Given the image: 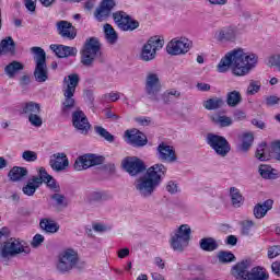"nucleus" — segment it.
<instances>
[{"mask_svg":"<svg viewBox=\"0 0 280 280\" xmlns=\"http://www.w3.org/2000/svg\"><path fill=\"white\" fill-rule=\"evenodd\" d=\"M191 48V40L182 37L179 39L171 40L166 46V51L171 56H180V54H187Z\"/></svg>","mask_w":280,"mask_h":280,"instance_id":"obj_15","label":"nucleus"},{"mask_svg":"<svg viewBox=\"0 0 280 280\" xmlns=\"http://www.w3.org/2000/svg\"><path fill=\"white\" fill-rule=\"evenodd\" d=\"M218 259L220 264H231L235 261L237 258L235 257V254L232 252L221 250L218 254Z\"/></svg>","mask_w":280,"mask_h":280,"instance_id":"obj_42","label":"nucleus"},{"mask_svg":"<svg viewBox=\"0 0 280 280\" xmlns=\"http://www.w3.org/2000/svg\"><path fill=\"white\" fill-rule=\"evenodd\" d=\"M271 272H273L276 277H280V261H275L271 264Z\"/></svg>","mask_w":280,"mask_h":280,"instance_id":"obj_62","label":"nucleus"},{"mask_svg":"<svg viewBox=\"0 0 280 280\" xmlns=\"http://www.w3.org/2000/svg\"><path fill=\"white\" fill-rule=\"evenodd\" d=\"M163 45H165V40L161 39V37H150L140 49L139 60L142 62H152V60H156V51L163 49Z\"/></svg>","mask_w":280,"mask_h":280,"instance_id":"obj_9","label":"nucleus"},{"mask_svg":"<svg viewBox=\"0 0 280 280\" xmlns=\"http://www.w3.org/2000/svg\"><path fill=\"white\" fill-rule=\"evenodd\" d=\"M50 198H51V200L55 201L57 207H61L62 209L68 207L67 197H65V195L55 192L54 195H51Z\"/></svg>","mask_w":280,"mask_h":280,"instance_id":"obj_45","label":"nucleus"},{"mask_svg":"<svg viewBox=\"0 0 280 280\" xmlns=\"http://www.w3.org/2000/svg\"><path fill=\"white\" fill-rule=\"evenodd\" d=\"M114 23L121 32H135L139 27V21L133 20L125 11H116L113 13Z\"/></svg>","mask_w":280,"mask_h":280,"instance_id":"obj_11","label":"nucleus"},{"mask_svg":"<svg viewBox=\"0 0 280 280\" xmlns=\"http://www.w3.org/2000/svg\"><path fill=\"white\" fill-rule=\"evenodd\" d=\"M165 174H167V167L165 165L154 164L148 168L144 175L135 180V190L141 198H151V196H154V191L161 186V183H163Z\"/></svg>","mask_w":280,"mask_h":280,"instance_id":"obj_2","label":"nucleus"},{"mask_svg":"<svg viewBox=\"0 0 280 280\" xmlns=\"http://www.w3.org/2000/svg\"><path fill=\"white\" fill-rule=\"evenodd\" d=\"M32 82V79L28 74H24L20 78V86H27Z\"/></svg>","mask_w":280,"mask_h":280,"instance_id":"obj_64","label":"nucleus"},{"mask_svg":"<svg viewBox=\"0 0 280 280\" xmlns=\"http://www.w3.org/2000/svg\"><path fill=\"white\" fill-rule=\"evenodd\" d=\"M199 246L206 253H213V250H218L220 245L213 237H203L199 241Z\"/></svg>","mask_w":280,"mask_h":280,"instance_id":"obj_33","label":"nucleus"},{"mask_svg":"<svg viewBox=\"0 0 280 280\" xmlns=\"http://www.w3.org/2000/svg\"><path fill=\"white\" fill-rule=\"evenodd\" d=\"M28 174L30 171H27V167L13 166L9 171L8 176L12 183H21L22 180H25V178H27Z\"/></svg>","mask_w":280,"mask_h":280,"instance_id":"obj_26","label":"nucleus"},{"mask_svg":"<svg viewBox=\"0 0 280 280\" xmlns=\"http://www.w3.org/2000/svg\"><path fill=\"white\" fill-rule=\"evenodd\" d=\"M213 121H215V124H219L221 128H228V126H231L233 124L231 117L228 116H217L215 118H213Z\"/></svg>","mask_w":280,"mask_h":280,"instance_id":"obj_48","label":"nucleus"},{"mask_svg":"<svg viewBox=\"0 0 280 280\" xmlns=\"http://www.w3.org/2000/svg\"><path fill=\"white\" fill-rule=\"evenodd\" d=\"M22 159L25 163H36V161H38V153H36V151L26 150L22 153Z\"/></svg>","mask_w":280,"mask_h":280,"instance_id":"obj_44","label":"nucleus"},{"mask_svg":"<svg viewBox=\"0 0 280 280\" xmlns=\"http://www.w3.org/2000/svg\"><path fill=\"white\" fill-rule=\"evenodd\" d=\"M214 36L219 43H235L237 31L233 26H224Z\"/></svg>","mask_w":280,"mask_h":280,"instance_id":"obj_22","label":"nucleus"},{"mask_svg":"<svg viewBox=\"0 0 280 280\" xmlns=\"http://www.w3.org/2000/svg\"><path fill=\"white\" fill-rule=\"evenodd\" d=\"M191 242V228L188 224L180 225L170 240L171 248L176 253H183Z\"/></svg>","mask_w":280,"mask_h":280,"instance_id":"obj_8","label":"nucleus"},{"mask_svg":"<svg viewBox=\"0 0 280 280\" xmlns=\"http://www.w3.org/2000/svg\"><path fill=\"white\" fill-rule=\"evenodd\" d=\"M31 52L34 54L35 69L33 75L35 82L43 84L49 80V68H47V52L45 49L38 46L31 48Z\"/></svg>","mask_w":280,"mask_h":280,"instance_id":"obj_6","label":"nucleus"},{"mask_svg":"<svg viewBox=\"0 0 280 280\" xmlns=\"http://www.w3.org/2000/svg\"><path fill=\"white\" fill-rule=\"evenodd\" d=\"M103 32H104V36H105V39L108 43V45L117 44V40H119V35L117 34V31H115L113 25H110L109 23H106L103 26Z\"/></svg>","mask_w":280,"mask_h":280,"instance_id":"obj_31","label":"nucleus"},{"mask_svg":"<svg viewBox=\"0 0 280 280\" xmlns=\"http://www.w3.org/2000/svg\"><path fill=\"white\" fill-rule=\"evenodd\" d=\"M156 156L162 163H174L176 162V151L174 147L168 145L165 142H161L156 148Z\"/></svg>","mask_w":280,"mask_h":280,"instance_id":"obj_18","label":"nucleus"},{"mask_svg":"<svg viewBox=\"0 0 280 280\" xmlns=\"http://www.w3.org/2000/svg\"><path fill=\"white\" fill-rule=\"evenodd\" d=\"M178 97H180V92L175 89L166 90L162 94V100L164 104H172V102H174L175 100H178Z\"/></svg>","mask_w":280,"mask_h":280,"instance_id":"obj_40","label":"nucleus"},{"mask_svg":"<svg viewBox=\"0 0 280 280\" xmlns=\"http://www.w3.org/2000/svg\"><path fill=\"white\" fill-rule=\"evenodd\" d=\"M233 117L235 121H244V119H246V113L244 110L236 109Z\"/></svg>","mask_w":280,"mask_h":280,"instance_id":"obj_59","label":"nucleus"},{"mask_svg":"<svg viewBox=\"0 0 280 280\" xmlns=\"http://www.w3.org/2000/svg\"><path fill=\"white\" fill-rule=\"evenodd\" d=\"M269 65L271 67H277V69L280 71V55H275L270 57Z\"/></svg>","mask_w":280,"mask_h":280,"instance_id":"obj_58","label":"nucleus"},{"mask_svg":"<svg viewBox=\"0 0 280 280\" xmlns=\"http://www.w3.org/2000/svg\"><path fill=\"white\" fill-rule=\"evenodd\" d=\"M37 178L39 180V186L43 184L50 189V191H55V194H60V184L51 176L49 173H47V170L45 167H39L37 170Z\"/></svg>","mask_w":280,"mask_h":280,"instance_id":"obj_16","label":"nucleus"},{"mask_svg":"<svg viewBox=\"0 0 280 280\" xmlns=\"http://www.w3.org/2000/svg\"><path fill=\"white\" fill-rule=\"evenodd\" d=\"M57 32L61 38H67V40H74L75 36H78L75 26H73L71 22L65 20L57 22Z\"/></svg>","mask_w":280,"mask_h":280,"instance_id":"obj_20","label":"nucleus"},{"mask_svg":"<svg viewBox=\"0 0 280 280\" xmlns=\"http://www.w3.org/2000/svg\"><path fill=\"white\" fill-rule=\"evenodd\" d=\"M166 191H168V194H178V191H180V189H178V184L174 180H170L166 184Z\"/></svg>","mask_w":280,"mask_h":280,"instance_id":"obj_54","label":"nucleus"},{"mask_svg":"<svg viewBox=\"0 0 280 280\" xmlns=\"http://www.w3.org/2000/svg\"><path fill=\"white\" fill-rule=\"evenodd\" d=\"M253 226H255V222L253 220H244L241 222V233L242 235H250V231H253Z\"/></svg>","mask_w":280,"mask_h":280,"instance_id":"obj_46","label":"nucleus"},{"mask_svg":"<svg viewBox=\"0 0 280 280\" xmlns=\"http://www.w3.org/2000/svg\"><path fill=\"white\" fill-rule=\"evenodd\" d=\"M225 244H228V246H237V236L229 235L225 240Z\"/></svg>","mask_w":280,"mask_h":280,"instance_id":"obj_61","label":"nucleus"},{"mask_svg":"<svg viewBox=\"0 0 280 280\" xmlns=\"http://www.w3.org/2000/svg\"><path fill=\"white\" fill-rule=\"evenodd\" d=\"M271 150L276 161L280 162V140L271 143Z\"/></svg>","mask_w":280,"mask_h":280,"instance_id":"obj_55","label":"nucleus"},{"mask_svg":"<svg viewBox=\"0 0 280 280\" xmlns=\"http://www.w3.org/2000/svg\"><path fill=\"white\" fill-rule=\"evenodd\" d=\"M50 49L57 58H71L78 56L77 47L52 44L50 45Z\"/></svg>","mask_w":280,"mask_h":280,"instance_id":"obj_24","label":"nucleus"},{"mask_svg":"<svg viewBox=\"0 0 280 280\" xmlns=\"http://www.w3.org/2000/svg\"><path fill=\"white\" fill-rule=\"evenodd\" d=\"M125 137H127V141L132 148H143L148 145V137L139 130H127Z\"/></svg>","mask_w":280,"mask_h":280,"instance_id":"obj_21","label":"nucleus"},{"mask_svg":"<svg viewBox=\"0 0 280 280\" xmlns=\"http://www.w3.org/2000/svg\"><path fill=\"white\" fill-rule=\"evenodd\" d=\"M43 242H45V236H43L42 234H36L33 237L31 246H33V248H38V246H40V244H43Z\"/></svg>","mask_w":280,"mask_h":280,"instance_id":"obj_56","label":"nucleus"},{"mask_svg":"<svg viewBox=\"0 0 280 280\" xmlns=\"http://www.w3.org/2000/svg\"><path fill=\"white\" fill-rule=\"evenodd\" d=\"M258 172L261 178H265L266 180H277V178H280V172L268 164H260Z\"/></svg>","mask_w":280,"mask_h":280,"instance_id":"obj_27","label":"nucleus"},{"mask_svg":"<svg viewBox=\"0 0 280 280\" xmlns=\"http://www.w3.org/2000/svg\"><path fill=\"white\" fill-rule=\"evenodd\" d=\"M115 0H103L98 8L94 12V16L98 23L106 21L110 13L113 12V8H115Z\"/></svg>","mask_w":280,"mask_h":280,"instance_id":"obj_19","label":"nucleus"},{"mask_svg":"<svg viewBox=\"0 0 280 280\" xmlns=\"http://www.w3.org/2000/svg\"><path fill=\"white\" fill-rule=\"evenodd\" d=\"M206 143L211 148V150H214L217 156H221V159L229 156V152H231V143H229V140L222 136L208 133L206 137Z\"/></svg>","mask_w":280,"mask_h":280,"instance_id":"obj_10","label":"nucleus"},{"mask_svg":"<svg viewBox=\"0 0 280 280\" xmlns=\"http://www.w3.org/2000/svg\"><path fill=\"white\" fill-rule=\"evenodd\" d=\"M80 54L81 65L86 67V69L93 68L95 60H97V58H102V43L100 42V38L89 37L85 39Z\"/></svg>","mask_w":280,"mask_h":280,"instance_id":"obj_4","label":"nucleus"},{"mask_svg":"<svg viewBox=\"0 0 280 280\" xmlns=\"http://www.w3.org/2000/svg\"><path fill=\"white\" fill-rule=\"evenodd\" d=\"M39 226L45 233H58L60 231V225L56 223V221L50 219H42L39 222Z\"/></svg>","mask_w":280,"mask_h":280,"instance_id":"obj_35","label":"nucleus"},{"mask_svg":"<svg viewBox=\"0 0 280 280\" xmlns=\"http://www.w3.org/2000/svg\"><path fill=\"white\" fill-rule=\"evenodd\" d=\"M113 200V195L106 191H93L90 195V202H106Z\"/></svg>","mask_w":280,"mask_h":280,"instance_id":"obj_39","label":"nucleus"},{"mask_svg":"<svg viewBox=\"0 0 280 280\" xmlns=\"http://www.w3.org/2000/svg\"><path fill=\"white\" fill-rule=\"evenodd\" d=\"M78 84H80V74L78 73H72L69 74L68 77L63 78V97L65 101L62 103V112L63 113H69L73 106H75V89H78Z\"/></svg>","mask_w":280,"mask_h":280,"instance_id":"obj_7","label":"nucleus"},{"mask_svg":"<svg viewBox=\"0 0 280 280\" xmlns=\"http://www.w3.org/2000/svg\"><path fill=\"white\" fill-rule=\"evenodd\" d=\"M261 90V83L259 81H250L247 88V95H255Z\"/></svg>","mask_w":280,"mask_h":280,"instance_id":"obj_49","label":"nucleus"},{"mask_svg":"<svg viewBox=\"0 0 280 280\" xmlns=\"http://www.w3.org/2000/svg\"><path fill=\"white\" fill-rule=\"evenodd\" d=\"M252 125L259 128V130H264V128H266V122L257 118L252 119Z\"/></svg>","mask_w":280,"mask_h":280,"instance_id":"obj_60","label":"nucleus"},{"mask_svg":"<svg viewBox=\"0 0 280 280\" xmlns=\"http://www.w3.org/2000/svg\"><path fill=\"white\" fill-rule=\"evenodd\" d=\"M120 97L119 92H110L103 95L104 102H117Z\"/></svg>","mask_w":280,"mask_h":280,"instance_id":"obj_52","label":"nucleus"},{"mask_svg":"<svg viewBox=\"0 0 280 280\" xmlns=\"http://www.w3.org/2000/svg\"><path fill=\"white\" fill-rule=\"evenodd\" d=\"M49 165L54 172H65L69 167V159L65 153H55L49 160Z\"/></svg>","mask_w":280,"mask_h":280,"instance_id":"obj_23","label":"nucleus"},{"mask_svg":"<svg viewBox=\"0 0 280 280\" xmlns=\"http://www.w3.org/2000/svg\"><path fill=\"white\" fill-rule=\"evenodd\" d=\"M38 113H40V105L38 103L27 102L22 104V115H28V117H31V115Z\"/></svg>","mask_w":280,"mask_h":280,"instance_id":"obj_37","label":"nucleus"},{"mask_svg":"<svg viewBox=\"0 0 280 280\" xmlns=\"http://www.w3.org/2000/svg\"><path fill=\"white\" fill-rule=\"evenodd\" d=\"M104 163L103 156H97L96 154L89 153L79 156L74 162L75 172H82L83 170H89V167H94V165H102Z\"/></svg>","mask_w":280,"mask_h":280,"instance_id":"obj_14","label":"nucleus"},{"mask_svg":"<svg viewBox=\"0 0 280 280\" xmlns=\"http://www.w3.org/2000/svg\"><path fill=\"white\" fill-rule=\"evenodd\" d=\"M266 142H262L258 145L255 156L258 161H268V155H266Z\"/></svg>","mask_w":280,"mask_h":280,"instance_id":"obj_47","label":"nucleus"},{"mask_svg":"<svg viewBox=\"0 0 280 280\" xmlns=\"http://www.w3.org/2000/svg\"><path fill=\"white\" fill-rule=\"evenodd\" d=\"M253 141H255L253 133H244L242 137V143L238 147L241 152H248L253 145Z\"/></svg>","mask_w":280,"mask_h":280,"instance_id":"obj_41","label":"nucleus"},{"mask_svg":"<svg viewBox=\"0 0 280 280\" xmlns=\"http://www.w3.org/2000/svg\"><path fill=\"white\" fill-rule=\"evenodd\" d=\"M144 91L151 102H160L161 79H159V74L152 72L147 74Z\"/></svg>","mask_w":280,"mask_h":280,"instance_id":"obj_12","label":"nucleus"},{"mask_svg":"<svg viewBox=\"0 0 280 280\" xmlns=\"http://www.w3.org/2000/svg\"><path fill=\"white\" fill-rule=\"evenodd\" d=\"M258 57L255 54H249L244 51L242 48H236L221 58L217 66V71L219 73H226L229 69L236 78H244L248 75L250 70L255 69L257 65Z\"/></svg>","mask_w":280,"mask_h":280,"instance_id":"obj_1","label":"nucleus"},{"mask_svg":"<svg viewBox=\"0 0 280 280\" xmlns=\"http://www.w3.org/2000/svg\"><path fill=\"white\" fill-rule=\"evenodd\" d=\"M226 104L230 108H235V106H240L242 104V94L240 91H232L226 94Z\"/></svg>","mask_w":280,"mask_h":280,"instance_id":"obj_38","label":"nucleus"},{"mask_svg":"<svg viewBox=\"0 0 280 280\" xmlns=\"http://www.w3.org/2000/svg\"><path fill=\"white\" fill-rule=\"evenodd\" d=\"M30 247L25 246V242L16 238H9L3 242L0 247V259L1 262L8 266V261L12 259V257H16V255H21L24 253L25 255H30Z\"/></svg>","mask_w":280,"mask_h":280,"instance_id":"obj_5","label":"nucleus"},{"mask_svg":"<svg viewBox=\"0 0 280 280\" xmlns=\"http://www.w3.org/2000/svg\"><path fill=\"white\" fill-rule=\"evenodd\" d=\"M82 270L84 268V262L80 265V255L78 250L73 248L63 249L58 254L57 260L55 262V270L58 275H71V271Z\"/></svg>","mask_w":280,"mask_h":280,"instance_id":"obj_3","label":"nucleus"},{"mask_svg":"<svg viewBox=\"0 0 280 280\" xmlns=\"http://www.w3.org/2000/svg\"><path fill=\"white\" fill-rule=\"evenodd\" d=\"M94 132H96V135L102 137V139H105V141H108L109 143H113V141H115V136H113L110 132H108V130H106L102 126H95Z\"/></svg>","mask_w":280,"mask_h":280,"instance_id":"obj_43","label":"nucleus"},{"mask_svg":"<svg viewBox=\"0 0 280 280\" xmlns=\"http://www.w3.org/2000/svg\"><path fill=\"white\" fill-rule=\"evenodd\" d=\"M230 198L234 209H240V207L244 205V196H242L240 189L235 187L230 188Z\"/></svg>","mask_w":280,"mask_h":280,"instance_id":"obj_36","label":"nucleus"},{"mask_svg":"<svg viewBox=\"0 0 280 280\" xmlns=\"http://www.w3.org/2000/svg\"><path fill=\"white\" fill-rule=\"evenodd\" d=\"M275 201L272 199H267L262 203H257L254 207L253 213L254 218L257 220H261V218H266V214L272 209Z\"/></svg>","mask_w":280,"mask_h":280,"instance_id":"obj_25","label":"nucleus"},{"mask_svg":"<svg viewBox=\"0 0 280 280\" xmlns=\"http://www.w3.org/2000/svg\"><path fill=\"white\" fill-rule=\"evenodd\" d=\"M39 188L40 182L38 179V176H33L27 180L26 185L22 187V191L24 196H34V194H36V190H38Z\"/></svg>","mask_w":280,"mask_h":280,"instance_id":"obj_29","label":"nucleus"},{"mask_svg":"<svg viewBox=\"0 0 280 280\" xmlns=\"http://www.w3.org/2000/svg\"><path fill=\"white\" fill-rule=\"evenodd\" d=\"M280 255V246L273 245L268 248L267 256L269 259H275V257H279Z\"/></svg>","mask_w":280,"mask_h":280,"instance_id":"obj_51","label":"nucleus"},{"mask_svg":"<svg viewBox=\"0 0 280 280\" xmlns=\"http://www.w3.org/2000/svg\"><path fill=\"white\" fill-rule=\"evenodd\" d=\"M36 1L37 0H24V5L28 12H36Z\"/></svg>","mask_w":280,"mask_h":280,"instance_id":"obj_57","label":"nucleus"},{"mask_svg":"<svg viewBox=\"0 0 280 280\" xmlns=\"http://www.w3.org/2000/svg\"><path fill=\"white\" fill-rule=\"evenodd\" d=\"M122 170L129 174V176H139L145 172V163L143 160L137 156H127L122 160Z\"/></svg>","mask_w":280,"mask_h":280,"instance_id":"obj_13","label":"nucleus"},{"mask_svg":"<svg viewBox=\"0 0 280 280\" xmlns=\"http://www.w3.org/2000/svg\"><path fill=\"white\" fill-rule=\"evenodd\" d=\"M197 89L202 93H207L208 91H211V85L209 83H197Z\"/></svg>","mask_w":280,"mask_h":280,"instance_id":"obj_63","label":"nucleus"},{"mask_svg":"<svg viewBox=\"0 0 280 280\" xmlns=\"http://www.w3.org/2000/svg\"><path fill=\"white\" fill-rule=\"evenodd\" d=\"M3 54L16 56V43L10 36L0 42V56Z\"/></svg>","mask_w":280,"mask_h":280,"instance_id":"obj_28","label":"nucleus"},{"mask_svg":"<svg viewBox=\"0 0 280 280\" xmlns=\"http://www.w3.org/2000/svg\"><path fill=\"white\" fill-rule=\"evenodd\" d=\"M224 98L219 96H213L203 102V108H206V110H220V108H224Z\"/></svg>","mask_w":280,"mask_h":280,"instance_id":"obj_30","label":"nucleus"},{"mask_svg":"<svg viewBox=\"0 0 280 280\" xmlns=\"http://www.w3.org/2000/svg\"><path fill=\"white\" fill-rule=\"evenodd\" d=\"M28 121L31 126H34L35 128H40V126H43V118L38 116V114L28 116Z\"/></svg>","mask_w":280,"mask_h":280,"instance_id":"obj_50","label":"nucleus"},{"mask_svg":"<svg viewBox=\"0 0 280 280\" xmlns=\"http://www.w3.org/2000/svg\"><path fill=\"white\" fill-rule=\"evenodd\" d=\"M265 104L266 106H277V104H280V97L277 95L266 96Z\"/></svg>","mask_w":280,"mask_h":280,"instance_id":"obj_53","label":"nucleus"},{"mask_svg":"<svg viewBox=\"0 0 280 280\" xmlns=\"http://www.w3.org/2000/svg\"><path fill=\"white\" fill-rule=\"evenodd\" d=\"M268 279H270V275L267 273L264 267H254L249 271V276L247 277V280H268Z\"/></svg>","mask_w":280,"mask_h":280,"instance_id":"obj_34","label":"nucleus"},{"mask_svg":"<svg viewBox=\"0 0 280 280\" xmlns=\"http://www.w3.org/2000/svg\"><path fill=\"white\" fill-rule=\"evenodd\" d=\"M72 126L75 130H80L81 135H89V130H91L89 118L80 109L72 113Z\"/></svg>","mask_w":280,"mask_h":280,"instance_id":"obj_17","label":"nucleus"},{"mask_svg":"<svg viewBox=\"0 0 280 280\" xmlns=\"http://www.w3.org/2000/svg\"><path fill=\"white\" fill-rule=\"evenodd\" d=\"M23 69H25V65L21 61L13 60L4 67V73L12 80V78H14L19 71H23Z\"/></svg>","mask_w":280,"mask_h":280,"instance_id":"obj_32","label":"nucleus"}]
</instances>
